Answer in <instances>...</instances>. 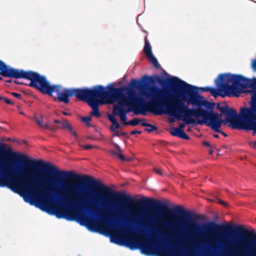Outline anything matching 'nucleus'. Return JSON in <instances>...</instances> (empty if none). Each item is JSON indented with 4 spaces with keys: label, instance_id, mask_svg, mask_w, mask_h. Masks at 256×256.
Returning <instances> with one entry per match:
<instances>
[{
    "label": "nucleus",
    "instance_id": "nucleus-28",
    "mask_svg": "<svg viewBox=\"0 0 256 256\" xmlns=\"http://www.w3.org/2000/svg\"><path fill=\"white\" fill-rule=\"evenodd\" d=\"M3 99H4V100L6 103H7V104H12V102H11V101H10V100L8 99V98H4Z\"/></svg>",
    "mask_w": 256,
    "mask_h": 256
},
{
    "label": "nucleus",
    "instance_id": "nucleus-12",
    "mask_svg": "<svg viewBox=\"0 0 256 256\" xmlns=\"http://www.w3.org/2000/svg\"><path fill=\"white\" fill-rule=\"evenodd\" d=\"M144 52L145 54L150 60V62L155 66H157L158 62L156 58L154 56L152 52V49L150 46L148 42V40L146 38L145 40V46L144 48Z\"/></svg>",
    "mask_w": 256,
    "mask_h": 256
},
{
    "label": "nucleus",
    "instance_id": "nucleus-15",
    "mask_svg": "<svg viewBox=\"0 0 256 256\" xmlns=\"http://www.w3.org/2000/svg\"><path fill=\"white\" fill-rule=\"evenodd\" d=\"M0 166L7 169V162L5 158L4 154L0 150Z\"/></svg>",
    "mask_w": 256,
    "mask_h": 256
},
{
    "label": "nucleus",
    "instance_id": "nucleus-24",
    "mask_svg": "<svg viewBox=\"0 0 256 256\" xmlns=\"http://www.w3.org/2000/svg\"><path fill=\"white\" fill-rule=\"evenodd\" d=\"M80 146H81L82 148H83L85 149H90V148H92V146L91 145H90V144H87V145H80Z\"/></svg>",
    "mask_w": 256,
    "mask_h": 256
},
{
    "label": "nucleus",
    "instance_id": "nucleus-18",
    "mask_svg": "<svg viewBox=\"0 0 256 256\" xmlns=\"http://www.w3.org/2000/svg\"><path fill=\"white\" fill-rule=\"evenodd\" d=\"M62 124L64 128H68L72 132V134L76 136V133L72 130V128L70 124L68 123V122L66 121H64Z\"/></svg>",
    "mask_w": 256,
    "mask_h": 256
},
{
    "label": "nucleus",
    "instance_id": "nucleus-3",
    "mask_svg": "<svg viewBox=\"0 0 256 256\" xmlns=\"http://www.w3.org/2000/svg\"><path fill=\"white\" fill-rule=\"evenodd\" d=\"M58 218L74 221L93 232L106 231L115 227L114 212H148L149 209H40Z\"/></svg>",
    "mask_w": 256,
    "mask_h": 256
},
{
    "label": "nucleus",
    "instance_id": "nucleus-10",
    "mask_svg": "<svg viewBox=\"0 0 256 256\" xmlns=\"http://www.w3.org/2000/svg\"><path fill=\"white\" fill-rule=\"evenodd\" d=\"M242 114L246 120V122L242 123L239 120L233 118L229 120L226 118V122L230 123L232 128H250L256 130V95L252 96L251 108L250 109H243Z\"/></svg>",
    "mask_w": 256,
    "mask_h": 256
},
{
    "label": "nucleus",
    "instance_id": "nucleus-37",
    "mask_svg": "<svg viewBox=\"0 0 256 256\" xmlns=\"http://www.w3.org/2000/svg\"><path fill=\"white\" fill-rule=\"evenodd\" d=\"M216 138H217L218 136L217 134L214 136Z\"/></svg>",
    "mask_w": 256,
    "mask_h": 256
},
{
    "label": "nucleus",
    "instance_id": "nucleus-27",
    "mask_svg": "<svg viewBox=\"0 0 256 256\" xmlns=\"http://www.w3.org/2000/svg\"><path fill=\"white\" fill-rule=\"evenodd\" d=\"M118 157L122 160H126L124 156L120 154H118Z\"/></svg>",
    "mask_w": 256,
    "mask_h": 256
},
{
    "label": "nucleus",
    "instance_id": "nucleus-34",
    "mask_svg": "<svg viewBox=\"0 0 256 256\" xmlns=\"http://www.w3.org/2000/svg\"><path fill=\"white\" fill-rule=\"evenodd\" d=\"M208 200L209 201H213L214 200L210 198H207Z\"/></svg>",
    "mask_w": 256,
    "mask_h": 256
},
{
    "label": "nucleus",
    "instance_id": "nucleus-19",
    "mask_svg": "<svg viewBox=\"0 0 256 256\" xmlns=\"http://www.w3.org/2000/svg\"><path fill=\"white\" fill-rule=\"evenodd\" d=\"M98 104H101L100 102H98V105L94 108H92L93 109V112H92V114L96 116H99V113L96 108Z\"/></svg>",
    "mask_w": 256,
    "mask_h": 256
},
{
    "label": "nucleus",
    "instance_id": "nucleus-38",
    "mask_svg": "<svg viewBox=\"0 0 256 256\" xmlns=\"http://www.w3.org/2000/svg\"><path fill=\"white\" fill-rule=\"evenodd\" d=\"M127 160H130V158H128L126 159Z\"/></svg>",
    "mask_w": 256,
    "mask_h": 256
},
{
    "label": "nucleus",
    "instance_id": "nucleus-26",
    "mask_svg": "<svg viewBox=\"0 0 256 256\" xmlns=\"http://www.w3.org/2000/svg\"><path fill=\"white\" fill-rule=\"evenodd\" d=\"M12 94L18 98H20V95L19 94L13 92Z\"/></svg>",
    "mask_w": 256,
    "mask_h": 256
},
{
    "label": "nucleus",
    "instance_id": "nucleus-30",
    "mask_svg": "<svg viewBox=\"0 0 256 256\" xmlns=\"http://www.w3.org/2000/svg\"><path fill=\"white\" fill-rule=\"evenodd\" d=\"M218 108L221 111L222 114H225L226 110L223 108H219L218 107Z\"/></svg>",
    "mask_w": 256,
    "mask_h": 256
},
{
    "label": "nucleus",
    "instance_id": "nucleus-17",
    "mask_svg": "<svg viewBox=\"0 0 256 256\" xmlns=\"http://www.w3.org/2000/svg\"><path fill=\"white\" fill-rule=\"evenodd\" d=\"M210 196H211L214 198L218 200V202L221 204L222 206L225 207L230 206L228 203L227 202L218 198L216 195L212 193L210 194Z\"/></svg>",
    "mask_w": 256,
    "mask_h": 256
},
{
    "label": "nucleus",
    "instance_id": "nucleus-14",
    "mask_svg": "<svg viewBox=\"0 0 256 256\" xmlns=\"http://www.w3.org/2000/svg\"><path fill=\"white\" fill-rule=\"evenodd\" d=\"M115 116H118L117 115H114V110L112 111V114L108 116L110 120L111 121L112 123V126H111V130L113 132L116 131L120 128V125L118 122L117 120L115 118Z\"/></svg>",
    "mask_w": 256,
    "mask_h": 256
},
{
    "label": "nucleus",
    "instance_id": "nucleus-8",
    "mask_svg": "<svg viewBox=\"0 0 256 256\" xmlns=\"http://www.w3.org/2000/svg\"><path fill=\"white\" fill-rule=\"evenodd\" d=\"M34 76L32 78L30 85L37 88L44 93L52 96L56 93L58 100L64 102H68L69 98L74 96L73 88H68L60 85H52L45 77L34 72Z\"/></svg>",
    "mask_w": 256,
    "mask_h": 256
},
{
    "label": "nucleus",
    "instance_id": "nucleus-9",
    "mask_svg": "<svg viewBox=\"0 0 256 256\" xmlns=\"http://www.w3.org/2000/svg\"><path fill=\"white\" fill-rule=\"evenodd\" d=\"M106 88L102 86H98L94 88V90L88 89L79 90L73 88L74 95L80 99L87 100L92 108H94L98 102L101 104H110L111 102H103L102 101L107 98L115 96L116 91L111 94L105 92Z\"/></svg>",
    "mask_w": 256,
    "mask_h": 256
},
{
    "label": "nucleus",
    "instance_id": "nucleus-4",
    "mask_svg": "<svg viewBox=\"0 0 256 256\" xmlns=\"http://www.w3.org/2000/svg\"><path fill=\"white\" fill-rule=\"evenodd\" d=\"M162 98V92L152 88L142 91L137 100L134 99L130 94H125L121 92L120 90H116L114 97L107 98L102 102L114 103V114L120 117L122 123L125 125L136 126L138 120L134 119L127 122L126 114L130 110H153Z\"/></svg>",
    "mask_w": 256,
    "mask_h": 256
},
{
    "label": "nucleus",
    "instance_id": "nucleus-32",
    "mask_svg": "<svg viewBox=\"0 0 256 256\" xmlns=\"http://www.w3.org/2000/svg\"><path fill=\"white\" fill-rule=\"evenodd\" d=\"M140 234L142 236H145V234H144V233L142 232H140Z\"/></svg>",
    "mask_w": 256,
    "mask_h": 256
},
{
    "label": "nucleus",
    "instance_id": "nucleus-2",
    "mask_svg": "<svg viewBox=\"0 0 256 256\" xmlns=\"http://www.w3.org/2000/svg\"><path fill=\"white\" fill-rule=\"evenodd\" d=\"M171 82L180 90L176 92L170 97V104L166 106V112L170 116L178 119H182L188 123L196 122L200 124H205L213 130L219 131L222 123V114L212 112H208L199 109L197 110H189L184 105L185 102L188 104L200 106L204 104L202 98L194 94V89L176 78L170 79Z\"/></svg>",
    "mask_w": 256,
    "mask_h": 256
},
{
    "label": "nucleus",
    "instance_id": "nucleus-11",
    "mask_svg": "<svg viewBox=\"0 0 256 256\" xmlns=\"http://www.w3.org/2000/svg\"><path fill=\"white\" fill-rule=\"evenodd\" d=\"M34 72L31 71L25 72L21 70L14 69L0 60V74L4 76L16 78H24L31 80L34 76Z\"/></svg>",
    "mask_w": 256,
    "mask_h": 256
},
{
    "label": "nucleus",
    "instance_id": "nucleus-39",
    "mask_svg": "<svg viewBox=\"0 0 256 256\" xmlns=\"http://www.w3.org/2000/svg\"><path fill=\"white\" fill-rule=\"evenodd\" d=\"M56 122H59L58 121H56Z\"/></svg>",
    "mask_w": 256,
    "mask_h": 256
},
{
    "label": "nucleus",
    "instance_id": "nucleus-33",
    "mask_svg": "<svg viewBox=\"0 0 256 256\" xmlns=\"http://www.w3.org/2000/svg\"><path fill=\"white\" fill-rule=\"evenodd\" d=\"M254 84L255 86H256V79L254 80Z\"/></svg>",
    "mask_w": 256,
    "mask_h": 256
},
{
    "label": "nucleus",
    "instance_id": "nucleus-5",
    "mask_svg": "<svg viewBox=\"0 0 256 256\" xmlns=\"http://www.w3.org/2000/svg\"><path fill=\"white\" fill-rule=\"evenodd\" d=\"M160 231L152 230L150 236L144 242H137L132 238L128 237L123 238L121 236L114 234L110 236L112 242L120 245L125 244L130 250L139 248L142 253L146 255H151L158 251L160 256H194L192 252H184L179 248L167 249L164 246H160L156 240V234Z\"/></svg>",
    "mask_w": 256,
    "mask_h": 256
},
{
    "label": "nucleus",
    "instance_id": "nucleus-20",
    "mask_svg": "<svg viewBox=\"0 0 256 256\" xmlns=\"http://www.w3.org/2000/svg\"><path fill=\"white\" fill-rule=\"evenodd\" d=\"M81 120L82 122H85L86 124H88L89 122L91 120V117L90 116L84 117V118H82Z\"/></svg>",
    "mask_w": 256,
    "mask_h": 256
},
{
    "label": "nucleus",
    "instance_id": "nucleus-25",
    "mask_svg": "<svg viewBox=\"0 0 256 256\" xmlns=\"http://www.w3.org/2000/svg\"><path fill=\"white\" fill-rule=\"evenodd\" d=\"M114 86L113 84H110L107 86L106 88L110 90H112L114 88Z\"/></svg>",
    "mask_w": 256,
    "mask_h": 256
},
{
    "label": "nucleus",
    "instance_id": "nucleus-7",
    "mask_svg": "<svg viewBox=\"0 0 256 256\" xmlns=\"http://www.w3.org/2000/svg\"><path fill=\"white\" fill-rule=\"evenodd\" d=\"M208 230L223 234L235 232L241 235L246 242L241 245L240 250L232 253L235 256H252L254 252H256V234L241 226L218 224L212 222L208 226Z\"/></svg>",
    "mask_w": 256,
    "mask_h": 256
},
{
    "label": "nucleus",
    "instance_id": "nucleus-21",
    "mask_svg": "<svg viewBox=\"0 0 256 256\" xmlns=\"http://www.w3.org/2000/svg\"><path fill=\"white\" fill-rule=\"evenodd\" d=\"M118 230L120 233L122 234H128L130 233V230H128V229L124 228L118 229Z\"/></svg>",
    "mask_w": 256,
    "mask_h": 256
},
{
    "label": "nucleus",
    "instance_id": "nucleus-35",
    "mask_svg": "<svg viewBox=\"0 0 256 256\" xmlns=\"http://www.w3.org/2000/svg\"><path fill=\"white\" fill-rule=\"evenodd\" d=\"M212 152H212V150H210V154H212Z\"/></svg>",
    "mask_w": 256,
    "mask_h": 256
},
{
    "label": "nucleus",
    "instance_id": "nucleus-29",
    "mask_svg": "<svg viewBox=\"0 0 256 256\" xmlns=\"http://www.w3.org/2000/svg\"><path fill=\"white\" fill-rule=\"evenodd\" d=\"M154 170L158 174H162L161 170L159 168H155Z\"/></svg>",
    "mask_w": 256,
    "mask_h": 256
},
{
    "label": "nucleus",
    "instance_id": "nucleus-22",
    "mask_svg": "<svg viewBox=\"0 0 256 256\" xmlns=\"http://www.w3.org/2000/svg\"><path fill=\"white\" fill-rule=\"evenodd\" d=\"M8 184L6 180L0 176V186H4Z\"/></svg>",
    "mask_w": 256,
    "mask_h": 256
},
{
    "label": "nucleus",
    "instance_id": "nucleus-16",
    "mask_svg": "<svg viewBox=\"0 0 256 256\" xmlns=\"http://www.w3.org/2000/svg\"><path fill=\"white\" fill-rule=\"evenodd\" d=\"M37 124L42 128H50L52 130H54L55 129L54 128L50 126L46 122H44L42 120L37 119L36 120Z\"/></svg>",
    "mask_w": 256,
    "mask_h": 256
},
{
    "label": "nucleus",
    "instance_id": "nucleus-6",
    "mask_svg": "<svg viewBox=\"0 0 256 256\" xmlns=\"http://www.w3.org/2000/svg\"><path fill=\"white\" fill-rule=\"evenodd\" d=\"M215 82L217 90L216 92H212L215 96L238 97L242 93L250 92L249 86L252 82L240 75L222 74L218 76Z\"/></svg>",
    "mask_w": 256,
    "mask_h": 256
},
{
    "label": "nucleus",
    "instance_id": "nucleus-1",
    "mask_svg": "<svg viewBox=\"0 0 256 256\" xmlns=\"http://www.w3.org/2000/svg\"><path fill=\"white\" fill-rule=\"evenodd\" d=\"M12 171L23 182L11 184L12 188L30 203H44V196L57 194L79 208H184L166 199L133 197L102 184L80 189L72 180H60L28 164H18Z\"/></svg>",
    "mask_w": 256,
    "mask_h": 256
},
{
    "label": "nucleus",
    "instance_id": "nucleus-13",
    "mask_svg": "<svg viewBox=\"0 0 256 256\" xmlns=\"http://www.w3.org/2000/svg\"><path fill=\"white\" fill-rule=\"evenodd\" d=\"M170 132L174 136H176L185 139H188V136L184 133L182 128H172Z\"/></svg>",
    "mask_w": 256,
    "mask_h": 256
},
{
    "label": "nucleus",
    "instance_id": "nucleus-23",
    "mask_svg": "<svg viewBox=\"0 0 256 256\" xmlns=\"http://www.w3.org/2000/svg\"><path fill=\"white\" fill-rule=\"evenodd\" d=\"M252 66L254 70H256V59L252 60Z\"/></svg>",
    "mask_w": 256,
    "mask_h": 256
},
{
    "label": "nucleus",
    "instance_id": "nucleus-31",
    "mask_svg": "<svg viewBox=\"0 0 256 256\" xmlns=\"http://www.w3.org/2000/svg\"><path fill=\"white\" fill-rule=\"evenodd\" d=\"M252 146L254 148H256V141L252 143Z\"/></svg>",
    "mask_w": 256,
    "mask_h": 256
},
{
    "label": "nucleus",
    "instance_id": "nucleus-36",
    "mask_svg": "<svg viewBox=\"0 0 256 256\" xmlns=\"http://www.w3.org/2000/svg\"><path fill=\"white\" fill-rule=\"evenodd\" d=\"M204 144L208 145V142H204Z\"/></svg>",
    "mask_w": 256,
    "mask_h": 256
}]
</instances>
